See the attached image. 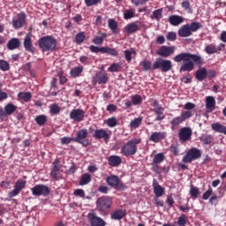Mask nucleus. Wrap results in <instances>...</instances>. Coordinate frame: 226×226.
Segmentation results:
<instances>
[{
  "label": "nucleus",
  "instance_id": "1",
  "mask_svg": "<svg viewBox=\"0 0 226 226\" xmlns=\"http://www.w3.org/2000/svg\"><path fill=\"white\" fill-rule=\"evenodd\" d=\"M38 43L42 52H52L57 49V40L52 35L41 37Z\"/></svg>",
  "mask_w": 226,
  "mask_h": 226
},
{
  "label": "nucleus",
  "instance_id": "2",
  "mask_svg": "<svg viewBox=\"0 0 226 226\" xmlns=\"http://www.w3.org/2000/svg\"><path fill=\"white\" fill-rule=\"evenodd\" d=\"M142 142L140 138H134L127 141L121 147V154L124 156H133L137 153V146Z\"/></svg>",
  "mask_w": 226,
  "mask_h": 226
},
{
  "label": "nucleus",
  "instance_id": "3",
  "mask_svg": "<svg viewBox=\"0 0 226 226\" xmlns=\"http://www.w3.org/2000/svg\"><path fill=\"white\" fill-rule=\"evenodd\" d=\"M191 59L193 61V63H196L198 66H202V64H204V59L202 56L192 53L183 52L176 55L173 57V61H175V63H181V61H190Z\"/></svg>",
  "mask_w": 226,
  "mask_h": 226
},
{
  "label": "nucleus",
  "instance_id": "4",
  "mask_svg": "<svg viewBox=\"0 0 226 226\" xmlns=\"http://www.w3.org/2000/svg\"><path fill=\"white\" fill-rule=\"evenodd\" d=\"M152 70H161L163 73H167L172 70V61L158 57L154 62Z\"/></svg>",
  "mask_w": 226,
  "mask_h": 226
},
{
  "label": "nucleus",
  "instance_id": "5",
  "mask_svg": "<svg viewBox=\"0 0 226 226\" xmlns=\"http://www.w3.org/2000/svg\"><path fill=\"white\" fill-rule=\"evenodd\" d=\"M202 156V151L197 147H192L183 157L184 163H192L195 160H199Z\"/></svg>",
  "mask_w": 226,
  "mask_h": 226
},
{
  "label": "nucleus",
  "instance_id": "6",
  "mask_svg": "<svg viewBox=\"0 0 226 226\" xmlns=\"http://www.w3.org/2000/svg\"><path fill=\"white\" fill-rule=\"evenodd\" d=\"M87 135H89L87 129H80L77 132L76 137L72 139V142L82 144L86 147L89 146V139H87Z\"/></svg>",
  "mask_w": 226,
  "mask_h": 226
},
{
  "label": "nucleus",
  "instance_id": "7",
  "mask_svg": "<svg viewBox=\"0 0 226 226\" xmlns=\"http://www.w3.org/2000/svg\"><path fill=\"white\" fill-rule=\"evenodd\" d=\"M32 195L34 197H49L50 188L45 185H36L31 189Z\"/></svg>",
  "mask_w": 226,
  "mask_h": 226
},
{
  "label": "nucleus",
  "instance_id": "8",
  "mask_svg": "<svg viewBox=\"0 0 226 226\" xmlns=\"http://www.w3.org/2000/svg\"><path fill=\"white\" fill-rule=\"evenodd\" d=\"M87 220L91 226H105V225H107V222H105V221L102 217L98 216V215H96L94 210H92L91 212H89L87 214Z\"/></svg>",
  "mask_w": 226,
  "mask_h": 226
},
{
  "label": "nucleus",
  "instance_id": "9",
  "mask_svg": "<svg viewBox=\"0 0 226 226\" xmlns=\"http://www.w3.org/2000/svg\"><path fill=\"white\" fill-rule=\"evenodd\" d=\"M26 188V181L23 179H19L14 185V189L9 192V198L13 199V197H17L22 190Z\"/></svg>",
  "mask_w": 226,
  "mask_h": 226
},
{
  "label": "nucleus",
  "instance_id": "10",
  "mask_svg": "<svg viewBox=\"0 0 226 226\" xmlns=\"http://www.w3.org/2000/svg\"><path fill=\"white\" fill-rule=\"evenodd\" d=\"M174 52H176V46H161L156 54L161 57H170Z\"/></svg>",
  "mask_w": 226,
  "mask_h": 226
},
{
  "label": "nucleus",
  "instance_id": "11",
  "mask_svg": "<svg viewBox=\"0 0 226 226\" xmlns=\"http://www.w3.org/2000/svg\"><path fill=\"white\" fill-rule=\"evenodd\" d=\"M110 131H107L105 129H97L94 131V137L97 140L103 139L104 142H109L110 139Z\"/></svg>",
  "mask_w": 226,
  "mask_h": 226
},
{
  "label": "nucleus",
  "instance_id": "12",
  "mask_svg": "<svg viewBox=\"0 0 226 226\" xmlns=\"http://www.w3.org/2000/svg\"><path fill=\"white\" fill-rule=\"evenodd\" d=\"M152 107H153V111L157 114V117L155 118V121H163L165 119V116H163V108L160 106V103L158 101L154 100L152 101Z\"/></svg>",
  "mask_w": 226,
  "mask_h": 226
},
{
  "label": "nucleus",
  "instance_id": "13",
  "mask_svg": "<svg viewBox=\"0 0 226 226\" xmlns=\"http://www.w3.org/2000/svg\"><path fill=\"white\" fill-rule=\"evenodd\" d=\"M86 116V112L80 109H74L70 113V118L75 123H80L84 121V117Z\"/></svg>",
  "mask_w": 226,
  "mask_h": 226
},
{
  "label": "nucleus",
  "instance_id": "14",
  "mask_svg": "<svg viewBox=\"0 0 226 226\" xmlns=\"http://www.w3.org/2000/svg\"><path fill=\"white\" fill-rule=\"evenodd\" d=\"M26 24V14L19 13L14 18H12V27L14 29H20Z\"/></svg>",
  "mask_w": 226,
  "mask_h": 226
},
{
  "label": "nucleus",
  "instance_id": "15",
  "mask_svg": "<svg viewBox=\"0 0 226 226\" xmlns=\"http://www.w3.org/2000/svg\"><path fill=\"white\" fill-rule=\"evenodd\" d=\"M192 128L184 127L178 132V139L182 140V142H186V140H190L192 139Z\"/></svg>",
  "mask_w": 226,
  "mask_h": 226
},
{
  "label": "nucleus",
  "instance_id": "16",
  "mask_svg": "<svg viewBox=\"0 0 226 226\" xmlns=\"http://www.w3.org/2000/svg\"><path fill=\"white\" fill-rule=\"evenodd\" d=\"M153 190L154 196L157 198L163 197L165 195V188H163L160 184L158 183V180L154 178L152 183Z\"/></svg>",
  "mask_w": 226,
  "mask_h": 226
},
{
  "label": "nucleus",
  "instance_id": "17",
  "mask_svg": "<svg viewBox=\"0 0 226 226\" xmlns=\"http://www.w3.org/2000/svg\"><path fill=\"white\" fill-rule=\"evenodd\" d=\"M168 22L170 24V26L177 27V26H181V24L185 22V18L177 14H173L169 17Z\"/></svg>",
  "mask_w": 226,
  "mask_h": 226
},
{
  "label": "nucleus",
  "instance_id": "18",
  "mask_svg": "<svg viewBox=\"0 0 226 226\" xmlns=\"http://www.w3.org/2000/svg\"><path fill=\"white\" fill-rule=\"evenodd\" d=\"M96 206L100 211H105L106 209H109L110 207V201L108 198L105 197H100L97 199Z\"/></svg>",
  "mask_w": 226,
  "mask_h": 226
},
{
  "label": "nucleus",
  "instance_id": "19",
  "mask_svg": "<svg viewBox=\"0 0 226 226\" xmlns=\"http://www.w3.org/2000/svg\"><path fill=\"white\" fill-rule=\"evenodd\" d=\"M109 80V77L106 73H103L102 72H98L94 78H93V84H107Z\"/></svg>",
  "mask_w": 226,
  "mask_h": 226
},
{
  "label": "nucleus",
  "instance_id": "20",
  "mask_svg": "<svg viewBox=\"0 0 226 226\" xmlns=\"http://www.w3.org/2000/svg\"><path fill=\"white\" fill-rule=\"evenodd\" d=\"M31 34H26L25 38H24V49L27 51V52H32V54L34 52V47H33V41L31 39Z\"/></svg>",
  "mask_w": 226,
  "mask_h": 226
},
{
  "label": "nucleus",
  "instance_id": "21",
  "mask_svg": "<svg viewBox=\"0 0 226 226\" xmlns=\"http://www.w3.org/2000/svg\"><path fill=\"white\" fill-rule=\"evenodd\" d=\"M178 36H180V38H188L189 36H192V30L189 24L183 25L178 29Z\"/></svg>",
  "mask_w": 226,
  "mask_h": 226
},
{
  "label": "nucleus",
  "instance_id": "22",
  "mask_svg": "<svg viewBox=\"0 0 226 226\" xmlns=\"http://www.w3.org/2000/svg\"><path fill=\"white\" fill-rule=\"evenodd\" d=\"M165 137H166L165 132H154L149 137V140L151 142H154L155 144H158V142H160V140H163V139H165Z\"/></svg>",
  "mask_w": 226,
  "mask_h": 226
},
{
  "label": "nucleus",
  "instance_id": "23",
  "mask_svg": "<svg viewBox=\"0 0 226 226\" xmlns=\"http://www.w3.org/2000/svg\"><path fill=\"white\" fill-rule=\"evenodd\" d=\"M59 170H61V162L59 161H55L53 162V168L51 169L50 176L52 179L57 181V174H59Z\"/></svg>",
  "mask_w": 226,
  "mask_h": 226
},
{
  "label": "nucleus",
  "instance_id": "24",
  "mask_svg": "<svg viewBox=\"0 0 226 226\" xmlns=\"http://www.w3.org/2000/svg\"><path fill=\"white\" fill-rule=\"evenodd\" d=\"M206 109L208 112H213L216 109V101L213 96H207L206 98Z\"/></svg>",
  "mask_w": 226,
  "mask_h": 226
},
{
  "label": "nucleus",
  "instance_id": "25",
  "mask_svg": "<svg viewBox=\"0 0 226 226\" xmlns=\"http://www.w3.org/2000/svg\"><path fill=\"white\" fill-rule=\"evenodd\" d=\"M195 78L200 82H202V80H206V79L207 78V69L200 65V70L196 72Z\"/></svg>",
  "mask_w": 226,
  "mask_h": 226
},
{
  "label": "nucleus",
  "instance_id": "26",
  "mask_svg": "<svg viewBox=\"0 0 226 226\" xmlns=\"http://www.w3.org/2000/svg\"><path fill=\"white\" fill-rule=\"evenodd\" d=\"M108 162L110 167H119V164L123 163V159L119 155H110Z\"/></svg>",
  "mask_w": 226,
  "mask_h": 226
},
{
  "label": "nucleus",
  "instance_id": "27",
  "mask_svg": "<svg viewBox=\"0 0 226 226\" xmlns=\"http://www.w3.org/2000/svg\"><path fill=\"white\" fill-rule=\"evenodd\" d=\"M195 68V64L191 60L185 61L181 66H180V72H192V70Z\"/></svg>",
  "mask_w": 226,
  "mask_h": 226
},
{
  "label": "nucleus",
  "instance_id": "28",
  "mask_svg": "<svg viewBox=\"0 0 226 226\" xmlns=\"http://www.w3.org/2000/svg\"><path fill=\"white\" fill-rule=\"evenodd\" d=\"M20 47V40L19 38H12L7 43V49L9 50H15Z\"/></svg>",
  "mask_w": 226,
  "mask_h": 226
},
{
  "label": "nucleus",
  "instance_id": "29",
  "mask_svg": "<svg viewBox=\"0 0 226 226\" xmlns=\"http://www.w3.org/2000/svg\"><path fill=\"white\" fill-rule=\"evenodd\" d=\"M108 27L114 34H117V33H119L117 21H116V19H110L108 20Z\"/></svg>",
  "mask_w": 226,
  "mask_h": 226
},
{
  "label": "nucleus",
  "instance_id": "30",
  "mask_svg": "<svg viewBox=\"0 0 226 226\" xmlns=\"http://www.w3.org/2000/svg\"><path fill=\"white\" fill-rule=\"evenodd\" d=\"M211 128L212 130H214V132H216L217 133H223L224 135H226V126L222 125V124L220 123L212 124Z\"/></svg>",
  "mask_w": 226,
  "mask_h": 226
},
{
  "label": "nucleus",
  "instance_id": "31",
  "mask_svg": "<svg viewBox=\"0 0 226 226\" xmlns=\"http://www.w3.org/2000/svg\"><path fill=\"white\" fill-rule=\"evenodd\" d=\"M119 177L111 175L106 178V183L109 186H117L119 185Z\"/></svg>",
  "mask_w": 226,
  "mask_h": 226
},
{
  "label": "nucleus",
  "instance_id": "32",
  "mask_svg": "<svg viewBox=\"0 0 226 226\" xmlns=\"http://www.w3.org/2000/svg\"><path fill=\"white\" fill-rule=\"evenodd\" d=\"M139 29V26L137 23H130L124 27V31L127 34H133V33H137Z\"/></svg>",
  "mask_w": 226,
  "mask_h": 226
},
{
  "label": "nucleus",
  "instance_id": "33",
  "mask_svg": "<svg viewBox=\"0 0 226 226\" xmlns=\"http://www.w3.org/2000/svg\"><path fill=\"white\" fill-rule=\"evenodd\" d=\"M162 16H163V9L161 8L154 11L152 15L150 16V19H152V20H156L157 22H160Z\"/></svg>",
  "mask_w": 226,
  "mask_h": 226
},
{
  "label": "nucleus",
  "instance_id": "34",
  "mask_svg": "<svg viewBox=\"0 0 226 226\" xmlns=\"http://www.w3.org/2000/svg\"><path fill=\"white\" fill-rule=\"evenodd\" d=\"M17 110V106L13 103H8L7 105L4 106V112L6 116H11Z\"/></svg>",
  "mask_w": 226,
  "mask_h": 226
},
{
  "label": "nucleus",
  "instance_id": "35",
  "mask_svg": "<svg viewBox=\"0 0 226 226\" xmlns=\"http://www.w3.org/2000/svg\"><path fill=\"white\" fill-rule=\"evenodd\" d=\"M82 72H84V66H76L71 70L70 74L76 79V77H79Z\"/></svg>",
  "mask_w": 226,
  "mask_h": 226
},
{
  "label": "nucleus",
  "instance_id": "36",
  "mask_svg": "<svg viewBox=\"0 0 226 226\" xmlns=\"http://www.w3.org/2000/svg\"><path fill=\"white\" fill-rule=\"evenodd\" d=\"M200 142H202L203 144L207 146V145L211 144V142H213V135L202 134L200 137Z\"/></svg>",
  "mask_w": 226,
  "mask_h": 226
},
{
  "label": "nucleus",
  "instance_id": "37",
  "mask_svg": "<svg viewBox=\"0 0 226 226\" xmlns=\"http://www.w3.org/2000/svg\"><path fill=\"white\" fill-rule=\"evenodd\" d=\"M126 213L123 210H117L111 215L112 220H123L124 218Z\"/></svg>",
  "mask_w": 226,
  "mask_h": 226
},
{
  "label": "nucleus",
  "instance_id": "38",
  "mask_svg": "<svg viewBox=\"0 0 226 226\" xmlns=\"http://www.w3.org/2000/svg\"><path fill=\"white\" fill-rule=\"evenodd\" d=\"M181 123H185V120L181 116L176 117L175 118H173L170 123L172 130H175V128H177V126H179Z\"/></svg>",
  "mask_w": 226,
  "mask_h": 226
},
{
  "label": "nucleus",
  "instance_id": "39",
  "mask_svg": "<svg viewBox=\"0 0 226 226\" xmlns=\"http://www.w3.org/2000/svg\"><path fill=\"white\" fill-rule=\"evenodd\" d=\"M91 181V175L88 173H85L81 176V178L79 180L80 186H86V185H89V182Z\"/></svg>",
  "mask_w": 226,
  "mask_h": 226
},
{
  "label": "nucleus",
  "instance_id": "40",
  "mask_svg": "<svg viewBox=\"0 0 226 226\" xmlns=\"http://www.w3.org/2000/svg\"><path fill=\"white\" fill-rule=\"evenodd\" d=\"M206 54H208V56H211L213 54H216V45L211 43L205 46L204 49Z\"/></svg>",
  "mask_w": 226,
  "mask_h": 226
},
{
  "label": "nucleus",
  "instance_id": "41",
  "mask_svg": "<svg viewBox=\"0 0 226 226\" xmlns=\"http://www.w3.org/2000/svg\"><path fill=\"white\" fill-rule=\"evenodd\" d=\"M18 96L20 100H23V102H30L32 98L31 92H19Z\"/></svg>",
  "mask_w": 226,
  "mask_h": 226
},
{
  "label": "nucleus",
  "instance_id": "42",
  "mask_svg": "<svg viewBox=\"0 0 226 226\" xmlns=\"http://www.w3.org/2000/svg\"><path fill=\"white\" fill-rule=\"evenodd\" d=\"M192 199H198L199 195H200V189L196 186L192 185L189 192Z\"/></svg>",
  "mask_w": 226,
  "mask_h": 226
},
{
  "label": "nucleus",
  "instance_id": "43",
  "mask_svg": "<svg viewBox=\"0 0 226 226\" xmlns=\"http://www.w3.org/2000/svg\"><path fill=\"white\" fill-rule=\"evenodd\" d=\"M135 17V9H128L124 11V19L125 20H130Z\"/></svg>",
  "mask_w": 226,
  "mask_h": 226
},
{
  "label": "nucleus",
  "instance_id": "44",
  "mask_svg": "<svg viewBox=\"0 0 226 226\" xmlns=\"http://www.w3.org/2000/svg\"><path fill=\"white\" fill-rule=\"evenodd\" d=\"M141 124H142V117H141L134 118L130 123V128H132V129L139 128V126H140Z\"/></svg>",
  "mask_w": 226,
  "mask_h": 226
},
{
  "label": "nucleus",
  "instance_id": "45",
  "mask_svg": "<svg viewBox=\"0 0 226 226\" xmlns=\"http://www.w3.org/2000/svg\"><path fill=\"white\" fill-rule=\"evenodd\" d=\"M49 112L51 116H57L61 112V108L56 103L49 106Z\"/></svg>",
  "mask_w": 226,
  "mask_h": 226
},
{
  "label": "nucleus",
  "instance_id": "46",
  "mask_svg": "<svg viewBox=\"0 0 226 226\" xmlns=\"http://www.w3.org/2000/svg\"><path fill=\"white\" fill-rule=\"evenodd\" d=\"M189 28L191 29V33H196L199 29H202V24L200 22H192L189 25Z\"/></svg>",
  "mask_w": 226,
  "mask_h": 226
},
{
  "label": "nucleus",
  "instance_id": "47",
  "mask_svg": "<svg viewBox=\"0 0 226 226\" xmlns=\"http://www.w3.org/2000/svg\"><path fill=\"white\" fill-rule=\"evenodd\" d=\"M139 64L143 68L144 72H149V70H153V64L149 60H145L141 62Z\"/></svg>",
  "mask_w": 226,
  "mask_h": 226
},
{
  "label": "nucleus",
  "instance_id": "48",
  "mask_svg": "<svg viewBox=\"0 0 226 226\" xmlns=\"http://www.w3.org/2000/svg\"><path fill=\"white\" fill-rule=\"evenodd\" d=\"M108 72H110L111 73L121 72V64L119 63H114L112 64L109 68Z\"/></svg>",
  "mask_w": 226,
  "mask_h": 226
},
{
  "label": "nucleus",
  "instance_id": "49",
  "mask_svg": "<svg viewBox=\"0 0 226 226\" xmlns=\"http://www.w3.org/2000/svg\"><path fill=\"white\" fill-rule=\"evenodd\" d=\"M84 40H86V34L84 32H79L75 36V42L78 45H80V43H84Z\"/></svg>",
  "mask_w": 226,
  "mask_h": 226
},
{
  "label": "nucleus",
  "instance_id": "50",
  "mask_svg": "<svg viewBox=\"0 0 226 226\" xmlns=\"http://www.w3.org/2000/svg\"><path fill=\"white\" fill-rule=\"evenodd\" d=\"M107 38V34H103L102 36L94 37L92 41L94 45H103V40Z\"/></svg>",
  "mask_w": 226,
  "mask_h": 226
},
{
  "label": "nucleus",
  "instance_id": "51",
  "mask_svg": "<svg viewBox=\"0 0 226 226\" xmlns=\"http://www.w3.org/2000/svg\"><path fill=\"white\" fill-rule=\"evenodd\" d=\"M106 124L109 128H115V126H117V118L115 117L108 118L106 120Z\"/></svg>",
  "mask_w": 226,
  "mask_h": 226
},
{
  "label": "nucleus",
  "instance_id": "52",
  "mask_svg": "<svg viewBox=\"0 0 226 226\" xmlns=\"http://www.w3.org/2000/svg\"><path fill=\"white\" fill-rule=\"evenodd\" d=\"M35 123L39 126H43L44 123H47V116L45 115H40L35 117Z\"/></svg>",
  "mask_w": 226,
  "mask_h": 226
},
{
  "label": "nucleus",
  "instance_id": "53",
  "mask_svg": "<svg viewBox=\"0 0 226 226\" xmlns=\"http://www.w3.org/2000/svg\"><path fill=\"white\" fill-rule=\"evenodd\" d=\"M163 160H165V155H163V154H162V153H159L154 155V157L153 159V163H156V164L160 165V163H162V162H163Z\"/></svg>",
  "mask_w": 226,
  "mask_h": 226
},
{
  "label": "nucleus",
  "instance_id": "54",
  "mask_svg": "<svg viewBox=\"0 0 226 226\" xmlns=\"http://www.w3.org/2000/svg\"><path fill=\"white\" fill-rule=\"evenodd\" d=\"M102 54H109V56H117V52L115 49L109 47H102Z\"/></svg>",
  "mask_w": 226,
  "mask_h": 226
},
{
  "label": "nucleus",
  "instance_id": "55",
  "mask_svg": "<svg viewBox=\"0 0 226 226\" xmlns=\"http://www.w3.org/2000/svg\"><path fill=\"white\" fill-rule=\"evenodd\" d=\"M131 100L132 102V105H140L142 103V96L139 94L131 96Z\"/></svg>",
  "mask_w": 226,
  "mask_h": 226
},
{
  "label": "nucleus",
  "instance_id": "56",
  "mask_svg": "<svg viewBox=\"0 0 226 226\" xmlns=\"http://www.w3.org/2000/svg\"><path fill=\"white\" fill-rule=\"evenodd\" d=\"M192 116H193V111L188 110V109H186L185 111H183L180 114V117H182V119L184 121H186V119H190V117H192Z\"/></svg>",
  "mask_w": 226,
  "mask_h": 226
},
{
  "label": "nucleus",
  "instance_id": "57",
  "mask_svg": "<svg viewBox=\"0 0 226 226\" xmlns=\"http://www.w3.org/2000/svg\"><path fill=\"white\" fill-rule=\"evenodd\" d=\"M182 8L187 11V13H193V11L192 10V7H190V1L184 0L182 2Z\"/></svg>",
  "mask_w": 226,
  "mask_h": 226
},
{
  "label": "nucleus",
  "instance_id": "58",
  "mask_svg": "<svg viewBox=\"0 0 226 226\" xmlns=\"http://www.w3.org/2000/svg\"><path fill=\"white\" fill-rule=\"evenodd\" d=\"M166 40H168V41H176V40H177V34L176 32H168L166 34Z\"/></svg>",
  "mask_w": 226,
  "mask_h": 226
},
{
  "label": "nucleus",
  "instance_id": "59",
  "mask_svg": "<svg viewBox=\"0 0 226 226\" xmlns=\"http://www.w3.org/2000/svg\"><path fill=\"white\" fill-rule=\"evenodd\" d=\"M0 70L2 72H8L10 70V64L6 60H0Z\"/></svg>",
  "mask_w": 226,
  "mask_h": 226
},
{
  "label": "nucleus",
  "instance_id": "60",
  "mask_svg": "<svg viewBox=\"0 0 226 226\" xmlns=\"http://www.w3.org/2000/svg\"><path fill=\"white\" fill-rule=\"evenodd\" d=\"M124 57L128 63H132V55L135 54L134 50L126 49L124 51Z\"/></svg>",
  "mask_w": 226,
  "mask_h": 226
},
{
  "label": "nucleus",
  "instance_id": "61",
  "mask_svg": "<svg viewBox=\"0 0 226 226\" xmlns=\"http://www.w3.org/2000/svg\"><path fill=\"white\" fill-rule=\"evenodd\" d=\"M177 225L186 226V215H181V216L178 217Z\"/></svg>",
  "mask_w": 226,
  "mask_h": 226
},
{
  "label": "nucleus",
  "instance_id": "62",
  "mask_svg": "<svg viewBox=\"0 0 226 226\" xmlns=\"http://www.w3.org/2000/svg\"><path fill=\"white\" fill-rule=\"evenodd\" d=\"M101 1L102 0H85V4L89 8L91 6H96V4H98V3Z\"/></svg>",
  "mask_w": 226,
  "mask_h": 226
},
{
  "label": "nucleus",
  "instance_id": "63",
  "mask_svg": "<svg viewBox=\"0 0 226 226\" xmlns=\"http://www.w3.org/2000/svg\"><path fill=\"white\" fill-rule=\"evenodd\" d=\"M74 195H76V197H81V199H84L86 197V192L82 189H77L74 191Z\"/></svg>",
  "mask_w": 226,
  "mask_h": 226
},
{
  "label": "nucleus",
  "instance_id": "64",
  "mask_svg": "<svg viewBox=\"0 0 226 226\" xmlns=\"http://www.w3.org/2000/svg\"><path fill=\"white\" fill-rule=\"evenodd\" d=\"M79 61L82 63V64H89L91 63V58L86 56H82L79 57Z\"/></svg>",
  "mask_w": 226,
  "mask_h": 226
}]
</instances>
